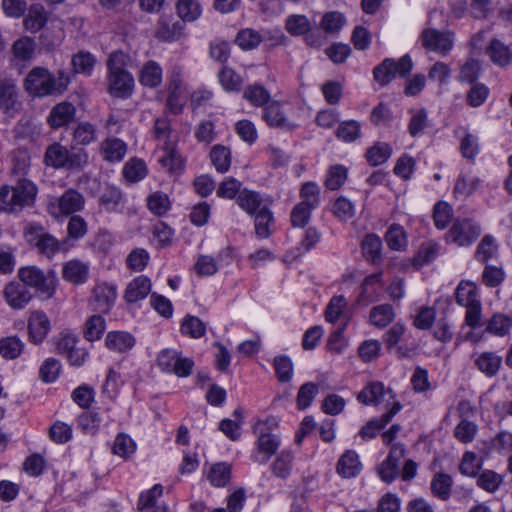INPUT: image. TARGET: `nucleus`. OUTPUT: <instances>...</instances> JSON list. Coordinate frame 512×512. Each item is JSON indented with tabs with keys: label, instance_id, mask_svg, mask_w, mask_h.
<instances>
[{
	"label": "nucleus",
	"instance_id": "nucleus-6",
	"mask_svg": "<svg viewBox=\"0 0 512 512\" xmlns=\"http://www.w3.org/2000/svg\"><path fill=\"white\" fill-rule=\"evenodd\" d=\"M25 91L33 97L56 95L55 76L44 67H34L26 75L23 83Z\"/></svg>",
	"mask_w": 512,
	"mask_h": 512
},
{
	"label": "nucleus",
	"instance_id": "nucleus-29",
	"mask_svg": "<svg viewBox=\"0 0 512 512\" xmlns=\"http://www.w3.org/2000/svg\"><path fill=\"white\" fill-rule=\"evenodd\" d=\"M46 22L47 15L44 7L41 4H33L28 8L23 25L27 31L36 33L44 27Z\"/></svg>",
	"mask_w": 512,
	"mask_h": 512
},
{
	"label": "nucleus",
	"instance_id": "nucleus-16",
	"mask_svg": "<svg viewBox=\"0 0 512 512\" xmlns=\"http://www.w3.org/2000/svg\"><path fill=\"white\" fill-rule=\"evenodd\" d=\"M75 114V106L70 102L63 101L51 109L47 122L51 128L58 129L71 123Z\"/></svg>",
	"mask_w": 512,
	"mask_h": 512
},
{
	"label": "nucleus",
	"instance_id": "nucleus-24",
	"mask_svg": "<svg viewBox=\"0 0 512 512\" xmlns=\"http://www.w3.org/2000/svg\"><path fill=\"white\" fill-rule=\"evenodd\" d=\"M89 267L79 260L68 261L62 270L63 278L73 284H82L88 279Z\"/></svg>",
	"mask_w": 512,
	"mask_h": 512
},
{
	"label": "nucleus",
	"instance_id": "nucleus-37",
	"mask_svg": "<svg viewBox=\"0 0 512 512\" xmlns=\"http://www.w3.org/2000/svg\"><path fill=\"white\" fill-rule=\"evenodd\" d=\"M452 478L445 473H437L431 481V491L434 496L447 500L450 496Z\"/></svg>",
	"mask_w": 512,
	"mask_h": 512
},
{
	"label": "nucleus",
	"instance_id": "nucleus-43",
	"mask_svg": "<svg viewBox=\"0 0 512 512\" xmlns=\"http://www.w3.org/2000/svg\"><path fill=\"white\" fill-rule=\"evenodd\" d=\"M230 478L231 467L226 463L214 464L208 473V480L215 487H223L227 485Z\"/></svg>",
	"mask_w": 512,
	"mask_h": 512
},
{
	"label": "nucleus",
	"instance_id": "nucleus-64",
	"mask_svg": "<svg viewBox=\"0 0 512 512\" xmlns=\"http://www.w3.org/2000/svg\"><path fill=\"white\" fill-rule=\"evenodd\" d=\"M336 135L345 142L355 141L360 136V124L355 120L342 122L336 131Z\"/></svg>",
	"mask_w": 512,
	"mask_h": 512
},
{
	"label": "nucleus",
	"instance_id": "nucleus-13",
	"mask_svg": "<svg viewBox=\"0 0 512 512\" xmlns=\"http://www.w3.org/2000/svg\"><path fill=\"white\" fill-rule=\"evenodd\" d=\"M422 45L441 54H446L453 46V40L448 33L436 29H425L421 34Z\"/></svg>",
	"mask_w": 512,
	"mask_h": 512
},
{
	"label": "nucleus",
	"instance_id": "nucleus-1",
	"mask_svg": "<svg viewBox=\"0 0 512 512\" xmlns=\"http://www.w3.org/2000/svg\"><path fill=\"white\" fill-rule=\"evenodd\" d=\"M44 163L54 169L79 171L87 165L88 153L83 148H68L59 142H53L46 148Z\"/></svg>",
	"mask_w": 512,
	"mask_h": 512
},
{
	"label": "nucleus",
	"instance_id": "nucleus-32",
	"mask_svg": "<svg viewBox=\"0 0 512 512\" xmlns=\"http://www.w3.org/2000/svg\"><path fill=\"white\" fill-rule=\"evenodd\" d=\"M139 81L147 87H156L162 81V69L155 61H148L140 71Z\"/></svg>",
	"mask_w": 512,
	"mask_h": 512
},
{
	"label": "nucleus",
	"instance_id": "nucleus-50",
	"mask_svg": "<svg viewBox=\"0 0 512 512\" xmlns=\"http://www.w3.org/2000/svg\"><path fill=\"white\" fill-rule=\"evenodd\" d=\"M210 157L216 170L224 173L228 171L231 164L230 151L224 146H214L210 152Z\"/></svg>",
	"mask_w": 512,
	"mask_h": 512
},
{
	"label": "nucleus",
	"instance_id": "nucleus-20",
	"mask_svg": "<svg viewBox=\"0 0 512 512\" xmlns=\"http://www.w3.org/2000/svg\"><path fill=\"white\" fill-rule=\"evenodd\" d=\"M20 105L16 85L9 81L0 89V109L13 116L19 111Z\"/></svg>",
	"mask_w": 512,
	"mask_h": 512
},
{
	"label": "nucleus",
	"instance_id": "nucleus-58",
	"mask_svg": "<svg viewBox=\"0 0 512 512\" xmlns=\"http://www.w3.org/2000/svg\"><path fill=\"white\" fill-rule=\"evenodd\" d=\"M412 117L408 124V131L412 137L419 135L428 126V113L426 109L411 110Z\"/></svg>",
	"mask_w": 512,
	"mask_h": 512
},
{
	"label": "nucleus",
	"instance_id": "nucleus-33",
	"mask_svg": "<svg viewBox=\"0 0 512 512\" xmlns=\"http://www.w3.org/2000/svg\"><path fill=\"white\" fill-rule=\"evenodd\" d=\"M293 454L290 451L280 452L271 464V471L277 478L286 479L292 470Z\"/></svg>",
	"mask_w": 512,
	"mask_h": 512
},
{
	"label": "nucleus",
	"instance_id": "nucleus-14",
	"mask_svg": "<svg viewBox=\"0 0 512 512\" xmlns=\"http://www.w3.org/2000/svg\"><path fill=\"white\" fill-rule=\"evenodd\" d=\"M358 400L366 405L381 404L387 402L390 404L394 400V394L391 389H385L382 382H371L358 394Z\"/></svg>",
	"mask_w": 512,
	"mask_h": 512
},
{
	"label": "nucleus",
	"instance_id": "nucleus-7",
	"mask_svg": "<svg viewBox=\"0 0 512 512\" xmlns=\"http://www.w3.org/2000/svg\"><path fill=\"white\" fill-rule=\"evenodd\" d=\"M412 67L413 63L409 55H404L397 62L394 59L386 58L373 69V76L376 82L385 86L396 75L405 77L410 73Z\"/></svg>",
	"mask_w": 512,
	"mask_h": 512
},
{
	"label": "nucleus",
	"instance_id": "nucleus-21",
	"mask_svg": "<svg viewBox=\"0 0 512 512\" xmlns=\"http://www.w3.org/2000/svg\"><path fill=\"white\" fill-rule=\"evenodd\" d=\"M400 409L401 404L399 402L393 401V406L379 419H373L362 427V429L360 430V435L363 438L375 437L377 432L384 428Z\"/></svg>",
	"mask_w": 512,
	"mask_h": 512
},
{
	"label": "nucleus",
	"instance_id": "nucleus-59",
	"mask_svg": "<svg viewBox=\"0 0 512 512\" xmlns=\"http://www.w3.org/2000/svg\"><path fill=\"white\" fill-rule=\"evenodd\" d=\"M219 81L227 91H237L243 84V79L233 69L224 67L219 72Z\"/></svg>",
	"mask_w": 512,
	"mask_h": 512
},
{
	"label": "nucleus",
	"instance_id": "nucleus-3",
	"mask_svg": "<svg viewBox=\"0 0 512 512\" xmlns=\"http://www.w3.org/2000/svg\"><path fill=\"white\" fill-rule=\"evenodd\" d=\"M37 193L36 186L26 179L19 180L11 188L1 187L0 189V210L14 212L25 206L33 204Z\"/></svg>",
	"mask_w": 512,
	"mask_h": 512
},
{
	"label": "nucleus",
	"instance_id": "nucleus-36",
	"mask_svg": "<svg viewBox=\"0 0 512 512\" xmlns=\"http://www.w3.org/2000/svg\"><path fill=\"white\" fill-rule=\"evenodd\" d=\"M395 313L391 305L382 304L374 307L370 312V321L374 326L384 328L394 319Z\"/></svg>",
	"mask_w": 512,
	"mask_h": 512
},
{
	"label": "nucleus",
	"instance_id": "nucleus-63",
	"mask_svg": "<svg viewBox=\"0 0 512 512\" xmlns=\"http://www.w3.org/2000/svg\"><path fill=\"white\" fill-rule=\"evenodd\" d=\"M381 247L382 243L380 238L374 234L367 235L362 241L364 256L373 262L379 259Z\"/></svg>",
	"mask_w": 512,
	"mask_h": 512
},
{
	"label": "nucleus",
	"instance_id": "nucleus-28",
	"mask_svg": "<svg viewBox=\"0 0 512 512\" xmlns=\"http://www.w3.org/2000/svg\"><path fill=\"white\" fill-rule=\"evenodd\" d=\"M237 203L243 210L251 215L258 213L261 207L269 205L257 192L248 189L240 191L237 197Z\"/></svg>",
	"mask_w": 512,
	"mask_h": 512
},
{
	"label": "nucleus",
	"instance_id": "nucleus-19",
	"mask_svg": "<svg viewBox=\"0 0 512 512\" xmlns=\"http://www.w3.org/2000/svg\"><path fill=\"white\" fill-rule=\"evenodd\" d=\"M35 46V41L28 36L14 41L11 47L13 62L19 64L31 61L35 54Z\"/></svg>",
	"mask_w": 512,
	"mask_h": 512
},
{
	"label": "nucleus",
	"instance_id": "nucleus-17",
	"mask_svg": "<svg viewBox=\"0 0 512 512\" xmlns=\"http://www.w3.org/2000/svg\"><path fill=\"white\" fill-rule=\"evenodd\" d=\"M29 335L35 344L41 343L50 330V321L42 311L32 312L28 320Z\"/></svg>",
	"mask_w": 512,
	"mask_h": 512
},
{
	"label": "nucleus",
	"instance_id": "nucleus-18",
	"mask_svg": "<svg viewBox=\"0 0 512 512\" xmlns=\"http://www.w3.org/2000/svg\"><path fill=\"white\" fill-rule=\"evenodd\" d=\"M336 470L343 478L356 477L362 470L358 454L353 450H347L339 458Z\"/></svg>",
	"mask_w": 512,
	"mask_h": 512
},
{
	"label": "nucleus",
	"instance_id": "nucleus-51",
	"mask_svg": "<svg viewBox=\"0 0 512 512\" xmlns=\"http://www.w3.org/2000/svg\"><path fill=\"white\" fill-rule=\"evenodd\" d=\"M147 174V168L144 161L140 159H131L123 169L124 177L130 182H137L143 179Z\"/></svg>",
	"mask_w": 512,
	"mask_h": 512
},
{
	"label": "nucleus",
	"instance_id": "nucleus-9",
	"mask_svg": "<svg viewBox=\"0 0 512 512\" xmlns=\"http://www.w3.org/2000/svg\"><path fill=\"white\" fill-rule=\"evenodd\" d=\"M84 205L83 195L75 189H68L49 204V212L54 218H58L60 215L68 216L79 212Z\"/></svg>",
	"mask_w": 512,
	"mask_h": 512
},
{
	"label": "nucleus",
	"instance_id": "nucleus-55",
	"mask_svg": "<svg viewBox=\"0 0 512 512\" xmlns=\"http://www.w3.org/2000/svg\"><path fill=\"white\" fill-rule=\"evenodd\" d=\"M95 139L96 129L88 122L79 123L73 131V140L79 145H88L95 141Z\"/></svg>",
	"mask_w": 512,
	"mask_h": 512
},
{
	"label": "nucleus",
	"instance_id": "nucleus-42",
	"mask_svg": "<svg viewBox=\"0 0 512 512\" xmlns=\"http://www.w3.org/2000/svg\"><path fill=\"white\" fill-rule=\"evenodd\" d=\"M96 59L86 51H80L72 57V67L75 73L90 75L95 66Z\"/></svg>",
	"mask_w": 512,
	"mask_h": 512
},
{
	"label": "nucleus",
	"instance_id": "nucleus-25",
	"mask_svg": "<svg viewBox=\"0 0 512 512\" xmlns=\"http://www.w3.org/2000/svg\"><path fill=\"white\" fill-rule=\"evenodd\" d=\"M127 152V145L118 138H107L101 143V153L109 162L121 161Z\"/></svg>",
	"mask_w": 512,
	"mask_h": 512
},
{
	"label": "nucleus",
	"instance_id": "nucleus-39",
	"mask_svg": "<svg viewBox=\"0 0 512 512\" xmlns=\"http://www.w3.org/2000/svg\"><path fill=\"white\" fill-rule=\"evenodd\" d=\"M176 9L178 16L187 22L195 21L201 15V5L196 0H178Z\"/></svg>",
	"mask_w": 512,
	"mask_h": 512
},
{
	"label": "nucleus",
	"instance_id": "nucleus-56",
	"mask_svg": "<svg viewBox=\"0 0 512 512\" xmlns=\"http://www.w3.org/2000/svg\"><path fill=\"white\" fill-rule=\"evenodd\" d=\"M391 148L386 143H376L374 146L368 149L366 157L368 162L373 165H381L387 161L391 155Z\"/></svg>",
	"mask_w": 512,
	"mask_h": 512
},
{
	"label": "nucleus",
	"instance_id": "nucleus-52",
	"mask_svg": "<svg viewBox=\"0 0 512 512\" xmlns=\"http://www.w3.org/2000/svg\"><path fill=\"white\" fill-rule=\"evenodd\" d=\"M511 326L512 320L509 317L503 314H495L489 320L486 331L496 336H505L509 333Z\"/></svg>",
	"mask_w": 512,
	"mask_h": 512
},
{
	"label": "nucleus",
	"instance_id": "nucleus-47",
	"mask_svg": "<svg viewBox=\"0 0 512 512\" xmlns=\"http://www.w3.org/2000/svg\"><path fill=\"white\" fill-rule=\"evenodd\" d=\"M480 184V179L468 174L461 175L454 187V194L466 198L474 193Z\"/></svg>",
	"mask_w": 512,
	"mask_h": 512
},
{
	"label": "nucleus",
	"instance_id": "nucleus-46",
	"mask_svg": "<svg viewBox=\"0 0 512 512\" xmlns=\"http://www.w3.org/2000/svg\"><path fill=\"white\" fill-rule=\"evenodd\" d=\"M456 302L461 306L479 302L476 286L471 282H460L456 289Z\"/></svg>",
	"mask_w": 512,
	"mask_h": 512
},
{
	"label": "nucleus",
	"instance_id": "nucleus-61",
	"mask_svg": "<svg viewBox=\"0 0 512 512\" xmlns=\"http://www.w3.org/2000/svg\"><path fill=\"white\" fill-rule=\"evenodd\" d=\"M318 394V386L313 382H307L302 385L297 394V407L304 410L311 405Z\"/></svg>",
	"mask_w": 512,
	"mask_h": 512
},
{
	"label": "nucleus",
	"instance_id": "nucleus-38",
	"mask_svg": "<svg viewBox=\"0 0 512 512\" xmlns=\"http://www.w3.org/2000/svg\"><path fill=\"white\" fill-rule=\"evenodd\" d=\"M106 329L105 319L101 315L90 316L84 327V337L88 341L99 340Z\"/></svg>",
	"mask_w": 512,
	"mask_h": 512
},
{
	"label": "nucleus",
	"instance_id": "nucleus-22",
	"mask_svg": "<svg viewBox=\"0 0 512 512\" xmlns=\"http://www.w3.org/2000/svg\"><path fill=\"white\" fill-rule=\"evenodd\" d=\"M263 119L270 127L291 130L295 127L285 116L278 102H271L264 110Z\"/></svg>",
	"mask_w": 512,
	"mask_h": 512
},
{
	"label": "nucleus",
	"instance_id": "nucleus-31",
	"mask_svg": "<svg viewBox=\"0 0 512 512\" xmlns=\"http://www.w3.org/2000/svg\"><path fill=\"white\" fill-rule=\"evenodd\" d=\"M502 357L495 352H483L475 359L476 367L487 376H494L500 369Z\"/></svg>",
	"mask_w": 512,
	"mask_h": 512
},
{
	"label": "nucleus",
	"instance_id": "nucleus-44",
	"mask_svg": "<svg viewBox=\"0 0 512 512\" xmlns=\"http://www.w3.org/2000/svg\"><path fill=\"white\" fill-rule=\"evenodd\" d=\"M243 97L253 106L260 107L269 102L270 94L261 85L253 84L245 88Z\"/></svg>",
	"mask_w": 512,
	"mask_h": 512
},
{
	"label": "nucleus",
	"instance_id": "nucleus-60",
	"mask_svg": "<svg viewBox=\"0 0 512 512\" xmlns=\"http://www.w3.org/2000/svg\"><path fill=\"white\" fill-rule=\"evenodd\" d=\"M164 151L165 154L159 159L161 166L171 173L180 171L183 167V160L180 154L172 147H166Z\"/></svg>",
	"mask_w": 512,
	"mask_h": 512
},
{
	"label": "nucleus",
	"instance_id": "nucleus-11",
	"mask_svg": "<svg viewBox=\"0 0 512 512\" xmlns=\"http://www.w3.org/2000/svg\"><path fill=\"white\" fill-rule=\"evenodd\" d=\"M405 455V448L401 444H395L382 464L378 467V475L386 483L392 482L399 475V463Z\"/></svg>",
	"mask_w": 512,
	"mask_h": 512
},
{
	"label": "nucleus",
	"instance_id": "nucleus-57",
	"mask_svg": "<svg viewBox=\"0 0 512 512\" xmlns=\"http://www.w3.org/2000/svg\"><path fill=\"white\" fill-rule=\"evenodd\" d=\"M87 230L88 227L84 218L78 215L72 216L67 225V237L64 239H69V243H72L71 240H79L83 238L86 235Z\"/></svg>",
	"mask_w": 512,
	"mask_h": 512
},
{
	"label": "nucleus",
	"instance_id": "nucleus-48",
	"mask_svg": "<svg viewBox=\"0 0 512 512\" xmlns=\"http://www.w3.org/2000/svg\"><path fill=\"white\" fill-rule=\"evenodd\" d=\"M183 29L184 25L180 21L173 23L162 22L156 32V36L163 41L171 42L181 37Z\"/></svg>",
	"mask_w": 512,
	"mask_h": 512
},
{
	"label": "nucleus",
	"instance_id": "nucleus-49",
	"mask_svg": "<svg viewBox=\"0 0 512 512\" xmlns=\"http://www.w3.org/2000/svg\"><path fill=\"white\" fill-rule=\"evenodd\" d=\"M112 450L114 454L126 459L135 452L136 444L129 435L120 433L115 438Z\"/></svg>",
	"mask_w": 512,
	"mask_h": 512
},
{
	"label": "nucleus",
	"instance_id": "nucleus-41",
	"mask_svg": "<svg viewBox=\"0 0 512 512\" xmlns=\"http://www.w3.org/2000/svg\"><path fill=\"white\" fill-rule=\"evenodd\" d=\"M273 223V216L269 209V205L261 207L255 216V231L258 237L268 238L271 235L270 226Z\"/></svg>",
	"mask_w": 512,
	"mask_h": 512
},
{
	"label": "nucleus",
	"instance_id": "nucleus-53",
	"mask_svg": "<svg viewBox=\"0 0 512 512\" xmlns=\"http://www.w3.org/2000/svg\"><path fill=\"white\" fill-rule=\"evenodd\" d=\"M206 331L205 324L196 316L187 315L181 324V332L192 338H199Z\"/></svg>",
	"mask_w": 512,
	"mask_h": 512
},
{
	"label": "nucleus",
	"instance_id": "nucleus-54",
	"mask_svg": "<svg viewBox=\"0 0 512 512\" xmlns=\"http://www.w3.org/2000/svg\"><path fill=\"white\" fill-rule=\"evenodd\" d=\"M347 179V168L342 165L331 166L327 172L325 186L330 190L339 189Z\"/></svg>",
	"mask_w": 512,
	"mask_h": 512
},
{
	"label": "nucleus",
	"instance_id": "nucleus-10",
	"mask_svg": "<svg viewBox=\"0 0 512 512\" xmlns=\"http://www.w3.org/2000/svg\"><path fill=\"white\" fill-rule=\"evenodd\" d=\"M481 233L480 227L470 220H456L449 232L447 240L458 246L470 245Z\"/></svg>",
	"mask_w": 512,
	"mask_h": 512
},
{
	"label": "nucleus",
	"instance_id": "nucleus-30",
	"mask_svg": "<svg viewBox=\"0 0 512 512\" xmlns=\"http://www.w3.org/2000/svg\"><path fill=\"white\" fill-rule=\"evenodd\" d=\"M487 54L491 61L500 67L507 66L512 62V49L498 39H493L490 42Z\"/></svg>",
	"mask_w": 512,
	"mask_h": 512
},
{
	"label": "nucleus",
	"instance_id": "nucleus-35",
	"mask_svg": "<svg viewBox=\"0 0 512 512\" xmlns=\"http://www.w3.org/2000/svg\"><path fill=\"white\" fill-rule=\"evenodd\" d=\"M147 207L152 214L163 216L171 208L169 196L162 191L153 192L147 198Z\"/></svg>",
	"mask_w": 512,
	"mask_h": 512
},
{
	"label": "nucleus",
	"instance_id": "nucleus-4",
	"mask_svg": "<svg viewBox=\"0 0 512 512\" xmlns=\"http://www.w3.org/2000/svg\"><path fill=\"white\" fill-rule=\"evenodd\" d=\"M273 426H277V421L274 418L259 421L255 426L258 433L256 442L258 454L255 456V461L261 464H266L280 447L281 439L278 434L271 431Z\"/></svg>",
	"mask_w": 512,
	"mask_h": 512
},
{
	"label": "nucleus",
	"instance_id": "nucleus-34",
	"mask_svg": "<svg viewBox=\"0 0 512 512\" xmlns=\"http://www.w3.org/2000/svg\"><path fill=\"white\" fill-rule=\"evenodd\" d=\"M262 40L260 32L251 28L241 29L235 37V43L244 51L257 48Z\"/></svg>",
	"mask_w": 512,
	"mask_h": 512
},
{
	"label": "nucleus",
	"instance_id": "nucleus-26",
	"mask_svg": "<svg viewBox=\"0 0 512 512\" xmlns=\"http://www.w3.org/2000/svg\"><path fill=\"white\" fill-rule=\"evenodd\" d=\"M106 347L116 352H126L135 345V338L128 332L112 331L105 338Z\"/></svg>",
	"mask_w": 512,
	"mask_h": 512
},
{
	"label": "nucleus",
	"instance_id": "nucleus-27",
	"mask_svg": "<svg viewBox=\"0 0 512 512\" xmlns=\"http://www.w3.org/2000/svg\"><path fill=\"white\" fill-rule=\"evenodd\" d=\"M150 290V280L145 276H139L127 285L124 297L130 303L137 302L144 299Z\"/></svg>",
	"mask_w": 512,
	"mask_h": 512
},
{
	"label": "nucleus",
	"instance_id": "nucleus-2",
	"mask_svg": "<svg viewBox=\"0 0 512 512\" xmlns=\"http://www.w3.org/2000/svg\"><path fill=\"white\" fill-rule=\"evenodd\" d=\"M126 64L127 56L119 51L110 54L106 62L109 92L119 98H128L134 89V79L126 70Z\"/></svg>",
	"mask_w": 512,
	"mask_h": 512
},
{
	"label": "nucleus",
	"instance_id": "nucleus-12",
	"mask_svg": "<svg viewBox=\"0 0 512 512\" xmlns=\"http://www.w3.org/2000/svg\"><path fill=\"white\" fill-rule=\"evenodd\" d=\"M116 287L107 283H99L92 291L91 304L95 311L107 313L114 305L116 299Z\"/></svg>",
	"mask_w": 512,
	"mask_h": 512
},
{
	"label": "nucleus",
	"instance_id": "nucleus-5",
	"mask_svg": "<svg viewBox=\"0 0 512 512\" xmlns=\"http://www.w3.org/2000/svg\"><path fill=\"white\" fill-rule=\"evenodd\" d=\"M18 277L24 285L35 288L46 298H51L55 292L57 278L53 271L44 272L37 266L22 267Z\"/></svg>",
	"mask_w": 512,
	"mask_h": 512
},
{
	"label": "nucleus",
	"instance_id": "nucleus-62",
	"mask_svg": "<svg viewBox=\"0 0 512 512\" xmlns=\"http://www.w3.org/2000/svg\"><path fill=\"white\" fill-rule=\"evenodd\" d=\"M319 187L314 182H307L303 184L301 188V198L302 201L300 204L310 207V209H315L319 205Z\"/></svg>",
	"mask_w": 512,
	"mask_h": 512
},
{
	"label": "nucleus",
	"instance_id": "nucleus-23",
	"mask_svg": "<svg viewBox=\"0 0 512 512\" xmlns=\"http://www.w3.org/2000/svg\"><path fill=\"white\" fill-rule=\"evenodd\" d=\"M72 246L73 243H69V239L58 240L51 234L46 233L35 248H37L40 254L45 255L48 258H51L57 252L68 251L69 248Z\"/></svg>",
	"mask_w": 512,
	"mask_h": 512
},
{
	"label": "nucleus",
	"instance_id": "nucleus-40",
	"mask_svg": "<svg viewBox=\"0 0 512 512\" xmlns=\"http://www.w3.org/2000/svg\"><path fill=\"white\" fill-rule=\"evenodd\" d=\"M24 343L16 336L0 339V354L6 359H16L22 353Z\"/></svg>",
	"mask_w": 512,
	"mask_h": 512
},
{
	"label": "nucleus",
	"instance_id": "nucleus-15",
	"mask_svg": "<svg viewBox=\"0 0 512 512\" xmlns=\"http://www.w3.org/2000/svg\"><path fill=\"white\" fill-rule=\"evenodd\" d=\"M6 303L13 309H23L31 301L32 294L23 283L10 282L3 290Z\"/></svg>",
	"mask_w": 512,
	"mask_h": 512
},
{
	"label": "nucleus",
	"instance_id": "nucleus-8",
	"mask_svg": "<svg viewBox=\"0 0 512 512\" xmlns=\"http://www.w3.org/2000/svg\"><path fill=\"white\" fill-rule=\"evenodd\" d=\"M157 365L163 372L187 377L192 372L194 362L190 358L181 357L176 350L164 349L158 354Z\"/></svg>",
	"mask_w": 512,
	"mask_h": 512
},
{
	"label": "nucleus",
	"instance_id": "nucleus-45",
	"mask_svg": "<svg viewBox=\"0 0 512 512\" xmlns=\"http://www.w3.org/2000/svg\"><path fill=\"white\" fill-rule=\"evenodd\" d=\"M123 196L116 188L107 189L100 197V205L107 212H119L122 210Z\"/></svg>",
	"mask_w": 512,
	"mask_h": 512
}]
</instances>
